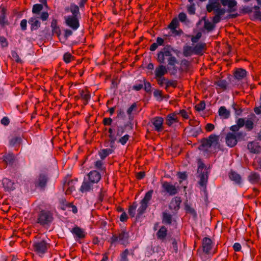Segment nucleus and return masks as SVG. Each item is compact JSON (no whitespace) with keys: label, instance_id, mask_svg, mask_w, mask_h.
Instances as JSON below:
<instances>
[{"label":"nucleus","instance_id":"f257e3e1","mask_svg":"<svg viewBox=\"0 0 261 261\" xmlns=\"http://www.w3.org/2000/svg\"><path fill=\"white\" fill-rule=\"evenodd\" d=\"M172 51L176 54L179 52L178 50L174 49L171 45H166L162 50L158 53L156 60L159 63L163 64L167 62L168 65L172 66L175 71H176L175 65L178 63V62L176 58L173 56L172 54Z\"/></svg>","mask_w":261,"mask_h":261},{"label":"nucleus","instance_id":"f03ea898","mask_svg":"<svg viewBox=\"0 0 261 261\" xmlns=\"http://www.w3.org/2000/svg\"><path fill=\"white\" fill-rule=\"evenodd\" d=\"M219 136L215 134H211L207 138H203L200 140V145L198 149L203 151H208L209 149L216 151L217 149H220L219 142Z\"/></svg>","mask_w":261,"mask_h":261},{"label":"nucleus","instance_id":"7ed1b4c3","mask_svg":"<svg viewBox=\"0 0 261 261\" xmlns=\"http://www.w3.org/2000/svg\"><path fill=\"white\" fill-rule=\"evenodd\" d=\"M54 220V213L47 210H41L36 216V223L43 227L49 226Z\"/></svg>","mask_w":261,"mask_h":261},{"label":"nucleus","instance_id":"20e7f679","mask_svg":"<svg viewBox=\"0 0 261 261\" xmlns=\"http://www.w3.org/2000/svg\"><path fill=\"white\" fill-rule=\"evenodd\" d=\"M129 233L126 229H121L118 233L113 234L110 238L111 244L119 243L121 245L126 246L128 244Z\"/></svg>","mask_w":261,"mask_h":261},{"label":"nucleus","instance_id":"39448f33","mask_svg":"<svg viewBox=\"0 0 261 261\" xmlns=\"http://www.w3.org/2000/svg\"><path fill=\"white\" fill-rule=\"evenodd\" d=\"M49 246L46 240H41L34 242L33 248L37 254L42 255L47 252Z\"/></svg>","mask_w":261,"mask_h":261},{"label":"nucleus","instance_id":"423d86ee","mask_svg":"<svg viewBox=\"0 0 261 261\" xmlns=\"http://www.w3.org/2000/svg\"><path fill=\"white\" fill-rule=\"evenodd\" d=\"M99 188L98 186H96L90 180L84 178L82 185L79 189L81 193L84 194L88 193H92Z\"/></svg>","mask_w":261,"mask_h":261},{"label":"nucleus","instance_id":"0eeeda50","mask_svg":"<svg viewBox=\"0 0 261 261\" xmlns=\"http://www.w3.org/2000/svg\"><path fill=\"white\" fill-rule=\"evenodd\" d=\"M49 177L46 173H40L36 178L34 184L36 187L44 190L47 186Z\"/></svg>","mask_w":261,"mask_h":261},{"label":"nucleus","instance_id":"6e6552de","mask_svg":"<svg viewBox=\"0 0 261 261\" xmlns=\"http://www.w3.org/2000/svg\"><path fill=\"white\" fill-rule=\"evenodd\" d=\"M179 26V22L178 19L176 17L174 18L168 26V28L170 30L173 36H180L183 34V31L181 29H178V30H177Z\"/></svg>","mask_w":261,"mask_h":261},{"label":"nucleus","instance_id":"1a4fd4ad","mask_svg":"<svg viewBox=\"0 0 261 261\" xmlns=\"http://www.w3.org/2000/svg\"><path fill=\"white\" fill-rule=\"evenodd\" d=\"M65 20L66 25L72 29L73 30H76L79 28L80 23L78 17L67 16L65 17Z\"/></svg>","mask_w":261,"mask_h":261},{"label":"nucleus","instance_id":"9d476101","mask_svg":"<svg viewBox=\"0 0 261 261\" xmlns=\"http://www.w3.org/2000/svg\"><path fill=\"white\" fill-rule=\"evenodd\" d=\"M162 186L164 191L170 196L175 195L178 193V187H176L175 185H173L169 182H163Z\"/></svg>","mask_w":261,"mask_h":261},{"label":"nucleus","instance_id":"9b49d317","mask_svg":"<svg viewBox=\"0 0 261 261\" xmlns=\"http://www.w3.org/2000/svg\"><path fill=\"white\" fill-rule=\"evenodd\" d=\"M198 175L197 177L199 178L198 184L201 187L205 188L208 181V172L207 169H205L203 172L197 173Z\"/></svg>","mask_w":261,"mask_h":261},{"label":"nucleus","instance_id":"f8f14e48","mask_svg":"<svg viewBox=\"0 0 261 261\" xmlns=\"http://www.w3.org/2000/svg\"><path fill=\"white\" fill-rule=\"evenodd\" d=\"M151 122L154 126V130L161 132L164 128V119L162 117H155L151 119Z\"/></svg>","mask_w":261,"mask_h":261},{"label":"nucleus","instance_id":"ddd939ff","mask_svg":"<svg viewBox=\"0 0 261 261\" xmlns=\"http://www.w3.org/2000/svg\"><path fill=\"white\" fill-rule=\"evenodd\" d=\"M87 179L90 180L96 186H98V182L101 179V175L98 171L96 170L91 171L87 174Z\"/></svg>","mask_w":261,"mask_h":261},{"label":"nucleus","instance_id":"4468645a","mask_svg":"<svg viewBox=\"0 0 261 261\" xmlns=\"http://www.w3.org/2000/svg\"><path fill=\"white\" fill-rule=\"evenodd\" d=\"M223 6H228V12L231 13L237 11V2L236 0H220Z\"/></svg>","mask_w":261,"mask_h":261},{"label":"nucleus","instance_id":"2eb2a0df","mask_svg":"<svg viewBox=\"0 0 261 261\" xmlns=\"http://www.w3.org/2000/svg\"><path fill=\"white\" fill-rule=\"evenodd\" d=\"M212 247L213 244L212 240L207 237L204 238L202 241V247L203 252L206 254H209Z\"/></svg>","mask_w":261,"mask_h":261},{"label":"nucleus","instance_id":"dca6fc26","mask_svg":"<svg viewBox=\"0 0 261 261\" xmlns=\"http://www.w3.org/2000/svg\"><path fill=\"white\" fill-rule=\"evenodd\" d=\"M236 137L235 133L230 132L227 133L225 137V142L228 146L233 147L237 144L238 141Z\"/></svg>","mask_w":261,"mask_h":261},{"label":"nucleus","instance_id":"f3484780","mask_svg":"<svg viewBox=\"0 0 261 261\" xmlns=\"http://www.w3.org/2000/svg\"><path fill=\"white\" fill-rule=\"evenodd\" d=\"M181 202V198L178 196H176L172 199L169 207L171 210L177 211L180 208Z\"/></svg>","mask_w":261,"mask_h":261},{"label":"nucleus","instance_id":"a211bd4d","mask_svg":"<svg viewBox=\"0 0 261 261\" xmlns=\"http://www.w3.org/2000/svg\"><path fill=\"white\" fill-rule=\"evenodd\" d=\"M177 122H178V119L177 114L175 113L169 114L166 117L165 123L169 126H171L172 124Z\"/></svg>","mask_w":261,"mask_h":261},{"label":"nucleus","instance_id":"6ab92c4d","mask_svg":"<svg viewBox=\"0 0 261 261\" xmlns=\"http://www.w3.org/2000/svg\"><path fill=\"white\" fill-rule=\"evenodd\" d=\"M168 72L167 69L164 65H160L156 67L154 74L155 78L162 77Z\"/></svg>","mask_w":261,"mask_h":261},{"label":"nucleus","instance_id":"aec40b11","mask_svg":"<svg viewBox=\"0 0 261 261\" xmlns=\"http://www.w3.org/2000/svg\"><path fill=\"white\" fill-rule=\"evenodd\" d=\"M167 228L165 226H161L156 233L157 239L164 242L167 236Z\"/></svg>","mask_w":261,"mask_h":261},{"label":"nucleus","instance_id":"412c9836","mask_svg":"<svg viewBox=\"0 0 261 261\" xmlns=\"http://www.w3.org/2000/svg\"><path fill=\"white\" fill-rule=\"evenodd\" d=\"M247 147L250 152L253 153H259L261 152V146L258 143L251 142H249Z\"/></svg>","mask_w":261,"mask_h":261},{"label":"nucleus","instance_id":"4be33fe9","mask_svg":"<svg viewBox=\"0 0 261 261\" xmlns=\"http://www.w3.org/2000/svg\"><path fill=\"white\" fill-rule=\"evenodd\" d=\"M214 11L215 15L213 18V22L214 24H217L221 21V16L225 14L226 10L225 9H222Z\"/></svg>","mask_w":261,"mask_h":261},{"label":"nucleus","instance_id":"5701e85b","mask_svg":"<svg viewBox=\"0 0 261 261\" xmlns=\"http://www.w3.org/2000/svg\"><path fill=\"white\" fill-rule=\"evenodd\" d=\"M71 231L76 239H83L85 237L86 234L84 230L78 226L73 228Z\"/></svg>","mask_w":261,"mask_h":261},{"label":"nucleus","instance_id":"b1692460","mask_svg":"<svg viewBox=\"0 0 261 261\" xmlns=\"http://www.w3.org/2000/svg\"><path fill=\"white\" fill-rule=\"evenodd\" d=\"M3 185L5 190L6 191H13L15 189L14 186V182L7 178H5L3 179Z\"/></svg>","mask_w":261,"mask_h":261},{"label":"nucleus","instance_id":"393cba45","mask_svg":"<svg viewBox=\"0 0 261 261\" xmlns=\"http://www.w3.org/2000/svg\"><path fill=\"white\" fill-rule=\"evenodd\" d=\"M222 9L223 8H221V4L216 1L213 2L206 6V10L208 12H212L213 11L218 10Z\"/></svg>","mask_w":261,"mask_h":261},{"label":"nucleus","instance_id":"a878e982","mask_svg":"<svg viewBox=\"0 0 261 261\" xmlns=\"http://www.w3.org/2000/svg\"><path fill=\"white\" fill-rule=\"evenodd\" d=\"M38 18L39 17H32L29 20V23L31 24V29L32 31L36 30L40 26V22L39 21Z\"/></svg>","mask_w":261,"mask_h":261},{"label":"nucleus","instance_id":"bb28decb","mask_svg":"<svg viewBox=\"0 0 261 261\" xmlns=\"http://www.w3.org/2000/svg\"><path fill=\"white\" fill-rule=\"evenodd\" d=\"M248 179L252 184H259L261 181L259 174L256 172H251L248 176Z\"/></svg>","mask_w":261,"mask_h":261},{"label":"nucleus","instance_id":"cd10ccee","mask_svg":"<svg viewBox=\"0 0 261 261\" xmlns=\"http://www.w3.org/2000/svg\"><path fill=\"white\" fill-rule=\"evenodd\" d=\"M2 159L7 165H12L15 161V156L12 153H9L4 155Z\"/></svg>","mask_w":261,"mask_h":261},{"label":"nucleus","instance_id":"c85d7f7f","mask_svg":"<svg viewBox=\"0 0 261 261\" xmlns=\"http://www.w3.org/2000/svg\"><path fill=\"white\" fill-rule=\"evenodd\" d=\"M219 115L223 119H228L230 116V112L225 107H221L218 111Z\"/></svg>","mask_w":261,"mask_h":261},{"label":"nucleus","instance_id":"c756f323","mask_svg":"<svg viewBox=\"0 0 261 261\" xmlns=\"http://www.w3.org/2000/svg\"><path fill=\"white\" fill-rule=\"evenodd\" d=\"M229 177L231 180L234 181L236 184H239L241 183V176L234 171H230L229 173Z\"/></svg>","mask_w":261,"mask_h":261},{"label":"nucleus","instance_id":"7c9ffc66","mask_svg":"<svg viewBox=\"0 0 261 261\" xmlns=\"http://www.w3.org/2000/svg\"><path fill=\"white\" fill-rule=\"evenodd\" d=\"M172 222V216L167 212H163L162 215V223L165 224L170 225Z\"/></svg>","mask_w":261,"mask_h":261},{"label":"nucleus","instance_id":"2f4dec72","mask_svg":"<svg viewBox=\"0 0 261 261\" xmlns=\"http://www.w3.org/2000/svg\"><path fill=\"white\" fill-rule=\"evenodd\" d=\"M246 71L242 68H239L236 70L234 73V77L238 80H241L246 75Z\"/></svg>","mask_w":261,"mask_h":261},{"label":"nucleus","instance_id":"473e14b6","mask_svg":"<svg viewBox=\"0 0 261 261\" xmlns=\"http://www.w3.org/2000/svg\"><path fill=\"white\" fill-rule=\"evenodd\" d=\"M73 184V180H71L68 181L67 182H65L63 185V189H67L66 193L67 194H69L72 192V191L75 190V188L74 186L72 185Z\"/></svg>","mask_w":261,"mask_h":261},{"label":"nucleus","instance_id":"72a5a7b5","mask_svg":"<svg viewBox=\"0 0 261 261\" xmlns=\"http://www.w3.org/2000/svg\"><path fill=\"white\" fill-rule=\"evenodd\" d=\"M114 148L102 149L99 151V154L100 156L101 159L104 160L109 154L112 153L114 152Z\"/></svg>","mask_w":261,"mask_h":261},{"label":"nucleus","instance_id":"f704fd0d","mask_svg":"<svg viewBox=\"0 0 261 261\" xmlns=\"http://www.w3.org/2000/svg\"><path fill=\"white\" fill-rule=\"evenodd\" d=\"M140 206L137 210V218H140L145 212L147 206L148 204L144 203L142 201H140Z\"/></svg>","mask_w":261,"mask_h":261},{"label":"nucleus","instance_id":"c9c22d12","mask_svg":"<svg viewBox=\"0 0 261 261\" xmlns=\"http://www.w3.org/2000/svg\"><path fill=\"white\" fill-rule=\"evenodd\" d=\"M194 54V48L192 46L186 45L183 48V55L184 57H188Z\"/></svg>","mask_w":261,"mask_h":261},{"label":"nucleus","instance_id":"e433bc0d","mask_svg":"<svg viewBox=\"0 0 261 261\" xmlns=\"http://www.w3.org/2000/svg\"><path fill=\"white\" fill-rule=\"evenodd\" d=\"M70 11L72 13L71 16L79 17L80 15L79 7L74 4H72L70 7Z\"/></svg>","mask_w":261,"mask_h":261},{"label":"nucleus","instance_id":"4c0bfd02","mask_svg":"<svg viewBox=\"0 0 261 261\" xmlns=\"http://www.w3.org/2000/svg\"><path fill=\"white\" fill-rule=\"evenodd\" d=\"M205 44L198 43L194 47V52L195 55H199L202 53L203 49L205 47Z\"/></svg>","mask_w":261,"mask_h":261},{"label":"nucleus","instance_id":"58836bf2","mask_svg":"<svg viewBox=\"0 0 261 261\" xmlns=\"http://www.w3.org/2000/svg\"><path fill=\"white\" fill-rule=\"evenodd\" d=\"M185 210L187 213L190 214L194 218L197 217V213L194 208L191 207L188 204H185Z\"/></svg>","mask_w":261,"mask_h":261},{"label":"nucleus","instance_id":"ea45409f","mask_svg":"<svg viewBox=\"0 0 261 261\" xmlns=\"http://www.w3.org/2000/svg\"><path fill=\"white\" fill-rule=\"evenodd\" d=\"M109 138L110 140L105 142V146L108 147L110 146L111 148H114L115 142L116 140V138L114 134H109Z\"/></svg>","mask_w":261,"mask_h":261},{"label":"nucleus","instance_id":"a19ab883","mask_svg":"<svg viewBox=\"0 0 261 261\" xmlns=\"http://www.w3.org/2000/svg\"><path fill=\"white\" fill-rule=\"evenodd\" d=\"M152 193V190L148 191L147 193H146L144 198L141 201L148 204L149 201L151 199Z\"/></svg>","mask_w":261,"mask_h":261},{"label":"nucleus","instance_id":"79ce46f5","mask_svg":"<svg viewBox=\"0 0 261 261\" xmlns=\"http://www.w3.org/2000/svg\"><path fill=\"white\" fill-rule=\"evenodd\" d=\"M137 207V204L136 202H134L131 205L129 206L128 214L131 217H135Z\"/></svg>","mask_w":261,"mask_h":261},{"label":"nucleus","instance_id":"37998d69","mask_svg":"<svg viewBox=\"0 0 261 261\" xmlns=\"http://www.w3.org/2000/svg\"><path fill=\"white\" fill-rule=\"evenodd\" d=\"M21 139L19 137H15L12 138L9 142L10 145L11 146H14L16 145H19L21 142Z\"/></svg>","mask_w":261,"mask_h":261},{"label":"nucleus","instance_id":"c03bdc74","mask_svg":"<svg viewBox=\"0 0 261 261\" xmlns=\"http://www.w3.org/2000/svg\"><path fill=\"white\" fill-rule=\"evenodd\" d=\"M80 96L85 101V102H84V105H87L88 103L89 100L90 98V95L89 93V92L85 93L83 90H81Z\"/></svg>","mask_w":261,"mask_h":261},{"label":"nucleus","instance_id":"a18cd8bd","mask_svg":"<svg viewBox=\"0 0 261 261\" xmlns=\"http://www.w3.org/2000/svg\"><path fill=\"white\" fill-rule=\"evenodd\" d=\"M43 9V6L41 4H35L32 8V12L36 15H39L40 11Z\"/></svg>","mask_w":261,"mask_h":261},{"label":"nucleus","instance_id":"49530a36","mask_svg":"<svg viewBox=\"0 0 261 261\" xmlns=\"http://www.w3.org/2000/svg\"><path fill=\"white\" fill-rule=\"evenodd\" d=\"M245 128L247 129V131H250L251 130L254 126V123L253 121L250 119H247L246 121H245V125H244Z\"/></svg>","mask_w":261,"mask_h":261},{"label":"nucleus","instance_id":"de8ad7c7","mask_svg":"<svg viewBox=\"0 0 261 261\" xmlns=\"http://www.w3.org/2000/svg\"><path fill=\"white\" fill-rule=\"evenodd\" d=\"M73 58L74 57L69 52L66 53L63 56V60L66 63H70Z\"/></svg>","mask_w":261,"mask_h":261},{"label":"nucleus","instance_id":"09e8293b","mask_svg":"<svg viewBox=\"0 0 261 261\" xmlns=\"http://www.w3.org/2000/svg\"><path fill=\"white\" fill-rule=\"evenodd\" d=\"M215 27V24L208 21H205L204 28L208 31H212Z\"/></svg>","mask_w":261,"mask_h":261},{"label":"nucleus","instance_id":"8fccbe9b","mask_svg":"<svg viewBox=\"0 0 261 261\" xmlns=\"http://www.w3.org/2000/svg\"><path fill=\"white\" fill-rule=\"evenodd\" d=\"M177 85V82L176 81H173V80H169L168 79L167 80V81L166 82V89H167L170 87H172L173 88L176 87Z\"/></svg>","mask_w":261,"mask_h":261},{"label":"nucleus","instance_id":"3c124183","mask_svg":"<svg viewBox=\"0 0 261 261\" xmlns=\"http://www.w3.org/2000/svg\"><path fill=\"white\" fill-rule=\"evenodd\" d=\"M215 84L223 90L226 89L227 86V83L226 81L224 80L217 81L216 82Z\"/></svg>","mask_w":261,"mask_h":261},{"label":"nucleus","instance_id":"603ef678","mask_svg":"<svg viewBox=\"0 0 261 261\" xmlns=\"http://www.w3.org/2000/svg\"><path fill=\"white\" fill-rule=\"evenodd\" d=\"M205 107V103L204 101H201L199 103L195 106V110L197 111L200 112L203 110Z\"/></svg>","mask_w":261,"mask_h":261},{"label":"nucleus","instance_id":"864d4df0","mask_svg":"<svg viewBox=\"0 0 261 261\" xmlns=\"http://www.w3.org/2000/svg\"><path fill=\"white\" fill-rule=\"evenodd\" d=\"M129 254V251L127 249H126L124 251H123L120 256L121 259L120 261H128V259L127 258V255Z\"/></svg>","mask_w":261,"mask_h":261},{"label":"nucleus","instance_id":"5fc2aeb1","mask_svg":"<svg viewBox=\"0 0 261 261\" xmlns=\"http://www.w3.org/2000/svg\"><path fill=\"white\" fill-rule=\"evenodd\" d=\"M205 169H206L205 164L200 160L198 161L197 173L203 172V171Z\"/></svg>","mask_w":261,"mask_h":261},{"label":"nucleus","instance_id":"6e6d98bb","mask_svg":"<svg viewBox=\"0 0 261 261\" xmlns=\"http://www.w3.org/2000/svg\"><path fill=\"white\" fill-rule=\"evenodd\" d=\"M143 86H144V89L146 92L148 93L151 92V86L149 82L143 80Z\"/></svg>","mask_w":261,"mask_h":261},{"label":"nucleus","instance_id":"4d7b16f0","mask_svg":"<svg viewBox=\"0 0 261 261\" xmlns=\"http://www.w3.org/2000/svg\"><path fill=\"white\" fill-rule=\"evenodd\" d=\"M129 138V136L128 135H125L119 139L118 142L120 143L122 145H124L126 143Z\"/></svg>","mask_w":261,"mask_h":261},{"label":"nucleus","instance_id":"13d9d810","mask_svg":"<svg viewBox=\"0 0 261 261\" xmlns=\"http://www.w3.org/2000/svg\"><path fill=\"white\" fill-rule=\"evenodd\" d=\"M140 83L139 84L136 83L135 85H134L133 86L132 89L136 91H139L142 89L143 88V81H140Z\"/></svg>","mask_w":261,"mask_h":261},{"label":"nucleus","instance_id":"bf43d9fd","mask_svg":"<svg viewBox=\"0 0 261 261\" xmlns=\"http://www.w3.org/2000/svg\"><path fill=\"white\" fill-rule=\"evenodd\" d=\"M188 12L189 14L193 15L195 13V6L194 3H192L190 6H188Z\"/></svg>","mask_w":261,"mask_h":261},{"label":"nucleus","instance_id":"052dcab7","mask_svg":"<svg viewBox=\"0 0 261 261\" xmlns=\"http://www.w3.org/2000/svg\"><path fill=\"white\" fill-rule=\"evenodd\" d=\"M232 108L235 111V113L237 115H240L241 114L242 110L239 108L238 105L233 103L232 105Z\"/></svg>","mask_w":261,"mask_h":261},{"label":"nucleus","instance_id":"680f3d73","mask_svg":"<svg viewBox=\"0 0 261 261\" xmlns=\"http://www.w3.org/2000/svg\"><path fill=\"white\" fill-rule=\"evenodd\" d=\"M201 33L200 32H198L195 36H193L191 38V41L193 43H197L199 39L201 37Z\"/></svg>","mask_w":261,"mask_h":261},{"label":"nucleus","instance_id":"e2e57ef3","mask_svg":"<svg viewBox=\"0 0 261 261\" xmlns=\"http://www.w3.org/2000/svg\"><path fill=\"white\" fill-rule=\"evenodd\" d=\"M11 55L12 58L15 60V61L17 63L21 62V59L19 58L18 55L16 53V51L13 50L11 52Z\"/></svg>","mask_w":261,"mask_h":261},{"label":"nucleus","instance_id":"0e129e2a","mask_svg":"<svg viewBox=\"0 0 261 261\" xmlns=\"http://www.w3.org/2000/svg\"><path fill=\"white\" fill-rule=\"evenodd\" d=\"M105 191L102 188H100V192H99L98 196V202H100L103 201V197L105 195Z\"/></svg>","mask_w":261,"mask_h":261},{"label":"nucleus","instance_id":"69168bd1","mask_svg":"<svg viewBox=\"0 0 261 261\" xmlns=\"http://www.w3.org/2000/svg\"><path fill=\"white\" fill-rule=\"evenodd\" d=\"M94 166L96 168L100 170H102L103 169V163L101 161L98 160L96 161L94 163Z\"/></svg>","mask_w":261,"mask_h":261},{"label":"nucleus","instance_id":"338daca9","mask_svg":"<svg viewBox=\"0 0 261 261\" xmlns=\"http://www.w3.org/2000/svg\"><path fill=\"white\" fill-rule=\"evenodd\" d=\"M157 80L158 84L160 86H162L164 84H166V82L167 81V79L166 77L162 76V77H157L155 78Z\"/></svg>","mask_w":261,"mask_h":261},{"label":"nucleus","instance_id":"774afa93","mask_svg":"<svg viewBox=\"0 0 261 261\" xmlns=\"http://www.w3.org/2000/svg\"><path fill=\"white\" fill-rule=\"evenodd\" d=\"M245 120L244 118H239L236 121V124L239 126L240 128L243 127L245 125Z\"/></svg>","mask_w":261,"mask_h":261}]
</instances>
